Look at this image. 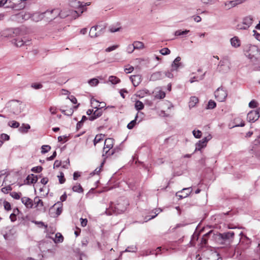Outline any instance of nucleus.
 I'll return each instance as SVG.
<instances>
[{
  "instance_id": "obj_37",
  "label": "nucleus",
  "mask_w": 260,
  "mask_h": 260,
  "mask_svg": "<svg viewBox=\"0 0 260 260\" xmlns=\"http://www.w3.org/2000/svg\"><path fill=\"white\" fill-rule=\"evenodd\" d=\"M109 81L112 84H116L120 82V80L116 76H110L109 77Z\"/></svg>"
},
{
  "instance_id": "obj_49",
  "label": "nucleus",
  "mask_w": 260,
  "mask_h": 260,
  "mask_svg": "<svg viewBox=\"0 0 260 260\" xmlns=\"http://www.w3.org/2000/svg\"><path fill=\"white\" fill-rule=\"evenodd\" d=\"M51 149L49 145H43L41 147V153L44 154L48 152Z\"/></svg>"
},
{
  "instance_id": "obj_10",
  "label": "nucleus",
  "mask_w": 260,
  "mask_h": 260,
  "mask_svg": "<svg viewBox=\"0 0 260 260\" xmlns=\"http://www.w3.org/2000/svg\"><path fill=\"white\" fill-rule=\"evenodd\" d=\"M114 144V139L112 138H108L106 139L104 143V147L103 151L105 152V154H103V156H108L112 155L113 154V152L111 153H109V150L113 147Z\"/></svg>"
},
{
  "instance_id": "obj_16",
  "label": "nucleus",
  "mask_w": 260,
  "mask_h": 260,
  "mask_svg": "<svg viewBox=\"0 0 260 260\" xmlns=\"http://www.w3.org/2000/svg\"><path fill=\"white\" fill-rule=\"evenodd\" d=\"M12 43L17 47H21L24 45H29L30 44V40L23 39L19 38H14L12 40Z\"/></svg>"
},
{
  "instance_id": "obj_63",
  "label": "nucleus",
  "mask_w": 260,
  "mask_h": 260,
  "mask_svg": "<svg viewBox=\"0 0 260 260\" xmlns=\"http://www.w3.org/2000/svg\"><path fill=\"white\" fill-rule=\"evenodd\" d=\"M120 29H121L120 27H114L113 26H111L109 28L110 31L111 32H115L118 31L120 30Z\"/></svg>"
},
{
  "instance_id": "obj_5",
  "label": "nucleus",
  "mask_w": 260,
  "mask_h": 260,
  "mask_svg": "<svg viewBox=\"0 0 260 260\" xmlns=\"http://www.w3.org/2000/svg\"><path fill=\"white\" fill-rule=\"evenodd\" d=\"M10 176H7L5 178L2 184L3 187L1 188V191L4 194L10 193V195H19L17 192H11L16 185L10 180Z\"/></svg>"
},
{
  "instance_id": "obj_39",
  "label": "nucleus",
  "mask_w": 260,
  "mask_h": 260,
  "mask_svg": "<svg viewBox=\"0 0 260 260\" xmlns=\"http://www.w3.org/2000/svg\"><path fill=\"white\" fill-rule=\"evenodd\" d=\"M205 75V73H204V74L202 75L199 77H196V76H193V77H191L190 79L189 82L191 83H192L193 82H194L195 81H199L200 80H203L204 78Z\"/></svg>"
},
{
  "instance_id": "obj_13",
  "label": "nucleus",
  "mask_w": 260,
  "mask_h": 260,
  "mask_svg": "<svg viewBox=\"0 0 260 260\" xmlns=\"http://www.w3.org/2000/svg\"><path fill=\"white\" fill-rule=\"evenodd\" d=\"M58 9H54L51 11L47 10L46 11L43 12L44 15V19H45L46 21H50L54 19L58 16Z\"/></svg>"
},
{
  "instance_id": "obj_4",
  "label": "nucleus",
  "mask_w": 260,
  "mask_h": 260,
  "mask_svg": "<svg viewBox=\"0 0 260 260\" xmlns=\"http://www.w3.org/2000/svg\"><path fill=\"white\" fill-rule=\"evenodd\" d=\"M6 108L9 109L13 114L18 115L23 111V105L20 101L12 100L6 104Z\"/></svg>"
},
{
  "instance_id": "obj_42",
  "label": "nucleus",
  "mask_w": 260,
  "mask_h": 260,
  "mask_svg": "<svg viewBox=\"0 0 260 260\" xmlns=\"http://www.w3.org/2000/svg\"><path fill=\"white\" fill-rule=\"evenodd\" d=\"M216 103L214 101L210 100L208 102V103L206 107V109H213L215 108L216 107Z\"/></svg>"
},
{
  "instance_id": "obj_31",
  "label": "nucleus",
  "mask_w": 260,
  "mask_h": 260,
  "mask_svg": "<svg viewBox=\"0 0 260 260\" xmlns=\"http://www.w3.org/2000/svg\"><path fill=\"white\" fill-rule=\"evenodd\" d=\"M205 142V141L201 140H200L197 143H196L194 151L201 150L202 148L206 147L207 144H206Z\"/></svg>"
},
{
  "instance_id": "obj_54",
  "label": "nucleus",
  "mask_w": 260,
  "mask_h": 260,
  "mask_svg": "<svg viewBox=\"0 0 260 260\" xmlns=\"http://www.w3.org/2000/svg\"><path fill=\"white\" fill-rule=\"evenodd\" d=\"M10 139L9 135L6 134H2L1 136L0 141H3V142L5 141H8Z\"/></svg>"
},
{
  "instance_id": "obj_34",
  "label": "nucleus",
  "mask_w": 260,
  "mask_h": 260,
  "mask_svg": "<svg viewBox=\"0 0 260 260\" xmlns=\"http://www.w3.org/2000/svg\"><path fill=\"white\" fill-rule=\"evenodd\" d=\"M98 25L92 26L89 31V36L91 38L97 37Z\"/></svg>"
},
{
  "instance_id": "obj_64",
  "label": "nucleus",
  "mask_w": 260,
  "mask_h": 260,
  "mask_svg": "<svg viewBox=\"0 0 260 260\" xmlns=\"http://www.w3.org/2000/svg\"><path fill=\"white\" fill-rule=\"evenodd\" d=\"M253 36H254L255 38L260 41V34L258 33L256 30H253Z\"/></svg>"
},
{
  "instance_id": "obj_40",
  "label": "nucleus",
  "mask_w": 260,
  "mask_h": 260,
  "mask_svg": "<svg viewBox=\"0 0 260 260\" xmlns=\"http://www.w3.org/2000/svg\"><path fill=\"white\" fill-rule=\"evenodd\" d=\"M192 188L191 187H187L183 188L181 191H179L176 193V195L179 192H184L185 195H190V193L192 192Z\"/></svg>"
},
{
  "instance_id": "obj_56",
  "label": "nucleus",
  "mask_w": 260,
  "mask_h": 260,
  "mask_svg": "<svg viewBox=\"0 0 260 260\" xmlns=\"http://www.w3.org/2000/svg\"><path fill=\"white\" fill-rule=\"evenodd\" d=\"M172 72L171 70L170 71H168L164 73V77L166 76L169 78H173L174 77L173 74H172Z\"/></svg>"
},
{
  "instance_id": "obj_46",
  "label": "nucleus",
  "mask_w": 260,
  "mask_h": 260,
  "mask_svg": "<svg viewBox=\"0 0 260 260\" xmlns=\"http://www.w3.org/2000/svg\"><path fill=\"white\" fill-rule=\"evenodd\" d=\"M166 96V93L162 90H159L155 94V97L158 99H162Z\"/></svg>"
},
{
  "instance_id": "obj_53",
  "label": "nucleus",
  "mask_w": 260,
  "mask_h": 260,
  "mask_svg": "<svg viewBox=\"0 0 260 260\" xmlns=\"http://www.w3.org/2000/svg\"><path fill=\"white\" fill-rule=\"evenodd\" d=\"M99 103V102L98 101H97L96 100L94 99H92L91 100V104L92 106V107H93L94 108H99L98 107V103Z\"/></svg>"
},
{
  "instance_id": "obj_12",
  "label": "nucleus",
  "mask_w": 260,
  "mask_h": 260,
  "mask_svg": "<svg viewBox=\"0 0 260 260\" xmlns=\"http://www.w3.org/2000/svg\"><path fill=\"white\" fill-rule=\"evenodd\" d=\"M230 69V63L226 59L221 60L217 67V71L223 73L228 72Z\"/></svg>"
},
{
  "instance_id": "obj_32",
  "label": "nucleus",
  "mask_w": 260,
  "mask_h": 260,
  "mask_svg": "<svg viewBox=\"0 0 260 260\" xmlns=\"http://www.w3.org/2000/svg\"><path fill=\"white\" fill-rule=\"evenodd\" d=\"M30 128V126L28 124L23 123L22 125L19 127V131L21 133H26Z\"/></svg>"
},
{
  "instance_id": "obj_18",
  "label": "nucleus",
  "mask_w": 260,
  "mask_h": 260,
  "mask_svg": "<svg viewBox=\"0 0 260 260\" xmlns=\"http://www.w3.org/2000/svg\"><path fill=\"white\" fill-rule=\"evenodd\" d=\"M181 58L180 56L177 57L173 61L171 64V71H177L178 69L183 67L182 63L180 62Z\"/></svg>"
},
{
  "instance_id": "obj_8",
  "label": "nucleus",
  "mask_w": 260,
  "mask_h": 260,
  "mask_svg": "<svg viewBox=\"0 0 260 260\" xmlns=\"http://www.w3.org/2000/svg\"><path fill=\"white\" fill-rule=\"evenodd\" d=\"M26 0H8V5L6 6V8H10L16 10H20L24 9L25 7L24 4L22 2Z\"/></svg>"
},
{
  "instance_id": "obj_9",
  "label": "nucleus",
  "mask_w": 260,
  "mask_h": 260,
  "mask_svg": "<svg viewBox=\"0 0 260 260\" xmlns=\"http://www.w3.org/2000/svg\"><path fill=\"white\" fill-rule=\"evenodd\" d=\"M20 34V30L18 28H8L3 31L2 36L7 38H15L19 36Z\"/></svg>"
},
{
  "instance_id": "obj_2",
  "label": "nucleus",
  "mask_w": 260,
  "mask_h": 260,
  "mask_svg": "<svg viewBox=\"0 0 260 260\" xmlns=\"http://www.w3.org/2000/svg\"><path fill=\"white\" fill-rule=\"evenodd\" d=\"M235 233L233 232L229 231L223 233L216 232L213 235V238L217 242L225 245L230 244L233 241Z\"/></svg>"
},
{
  "instance_id": "obj_52",
  "label": "nucleus",
  "mask_w": 260,
  "mask_h": 260,
  "mask_svg": "<svg viewBox=\"0 0 260 260\" xmlns=\"http://www.w3.org/2000/svg\"><path fill=\"white\" fill-rule=\"evenodd\" d=\"M160 53L163 55H168L170 53L171 51L168 48H164L160 50Z\"/></svg>"
},
{
  "instance_id": "obj_62",
  "label": "nucleus",
  "mask_w": 260,
  "mask_h": 260,
  "mask_svg": "<svg viewBox=\"0 0 260 260\" xmlns=\"http://www.w3.org/2000/svg\"><path fill=\"white\" fill-rule=\"evenodd\" d=\"M135 49L133 44L129 45L127 47V51L128 53H132Z\"/></svg>"
},
{
  "instance_id": "obj_41",
  "label": "nucleus",
  "mask_w": 260,
  "mask_h": 260,
  "mask_svg": "<svg viewBox=\"0 0 260 260\" xmlns=\"http://www.w3.org/2000/svg\"><path fill=\"white\" fill-rule=\"evenodd\" d=\"M63 240V237L62 235L59 233H56L55 235V238L54 239L55 243L62 242Z\"/></svg>"
},
{
  "instance_id": "obj_28",
  "label": "nucleus",
  "mask_w": 260,
  "mask_h": 260,
  "mask_svg": "<svg viewBox=\"0 0 260 260\" xmlns=\"http://www.w3.org/2000/svg\"><path fill=\"white\" fill-rule=\"evenodd\" d=\"M199 102L198 98L196 96H191L188 103L189 108L191 109L195 107L196 104Z\"/></svg>"
},
{
  "instance_id": "obj_20",
  "label": "nucleus",
  "mask_w": 260,
  "mask_h": 260,
  "mask_svg": "<svg viewBox=\"0 0 260 260\" xmlns=\"http://www.w3.org/2000/svg\"><path fill=\"white\" fill-rule=\"evenodd\" d=\"M215 234V232L213 230H211L207 233L205 234L201 240V244L206 245L207 244L208 240H214L213 238V235Z\"/></svg>"
},
{
  "instance_id": "obj_23",
  "label": "nucleus",
  "mask_w": 260,
  "mask_h": 260,
  "mask_svg": "<svg viewBox=\"0 0 260 260\" xmlns=\"http://www.w3.org/2000/svg\"><path fill=\"white\" fill-rule=\"evenodd\" d=\"M130 79L135 87L138 86L142 81V77L140 75H133L130 77Z\"/></svg>"
},
{
  "instance_id": "obj_61",
  "label": "nucleus",
  "mask_w": 260,
  "mask_h": 260,
  "mask_svg": "<svg viewBox=\"0 0 260 260\" xmlns=\"http://www.w3.org/2000/svg\"><path fill=\"white\" fill-rule=\"evenodd\" d=\"M4 206L6 210L9 211L11 209L10 204L7 201L4 202Z\"/></svg>"
},
{
  "instance_id": "obj_60",
  "label": "nucleus",
  "mask_w": 260,
  "mask_h": 260,
  "mask_svg": "<svg viewBox=\"0 0 260 260\" xmlns=\"http://www.w3.org/2000/svg\"><path fill=\"white\" fill-rule=\"evenodd\" d=\"M162 211V210L160 209H156L155 210V211H154V215H151V217H150L148 219H153L154 218V217H155L160 212Z\"/></svg>"
},
{
  "instance_id": "obj_29",
  "label": "nucleus",
  "mask_w": 260,
  "mask_h": 260,
  "mask_svg": "<svg viewBox=\"0 0 260 260\" xmlns=\"http://www.w3.org/2000/svg\"><path fill=\"white\" fill-rule=\"evenodd\" d=\"M238 0L225 2L224 3V7L226 9H230L231 8L235 7L238 4Z\"/></svg>"
},
{
  "instance_id": "obj_36",
  "label": "nucleus",
  "mask_w": 260,
  "mask_h": 260,
  "mask_svg": "<svg viewBox=\"0 0 260 260\" xmlns=\"http://www.w3.org/2000/svg\"><path fill=\"white\" fill-rule=\"evenodd\" d=\"M104 136L105 135L102 134L96 135L93 140L94 145L95 146L97 143L100 142L102 140H103L104 138Z\"/></svg>"
},
{
  "instance_id": "obj_50",
  "label": "nucleus",
  "mask_w": 260,
  "mask_h": 260,
  "mask_svg": "<svg viewBox=\"0 0 260 260\" xmlns=\"http://www.w3.org/2000/svg\"><path fill=\"white\" fill-rule=\"evenodd\" d=\"M193 136L197 139H199L202 137V132L200 130H193L192 131Z\"/></svg>"
},
{
  "instance_id": "obj_24",
  "label": "nucleus",
  "mask_w": 260,
  "mask_h": 260,
  "mask_svg": "<svg viewBox=\"0 0 260 260\" xmlns=\"http://www.w3.org/2000/svg\"><path fill=\"white\" fill-rule=\"evenodd\" d=\"M21 201L27 208H31L34 205L33 201L26 196H24L22 198Z\"/></svg>"
},
{
  "instance_id": "obj_51",
  "label": "nucleus",
  "mask_w": 260,
  "mask_h": 260,
  "mask_svg": "<svg viewBox=\"0 0 260 260\" xmlns=\"http://www.w3.org/2000/svg\"><path fill=\"white\" fill-rule=\"evenodd\" d=\"M35 204H36V207L43 206V202L39 198L36 197L34 199Z\"/></svg>"
},
{
  "instance_id": "obj_19",
  "label": "nucleus",
  "mask_w": 260,
  "mask_h": 260,
  "mask_svg": "<svg viewBox=\"0 0 260 260\" xmlns=\"http://www.w3.org/2000/svg\"><path fill=\"white\" fill-rule=\"evenodd\" d=\"M253 22V18L251 16L245 17L243 19V26L241 27L240 29H247L248 28Z\"/></svg>"
},
{
  "instance_id": "obj_35",
  "label": "nucleus",
  "mask_w": 260,
  "mask_h": 260,
  "mask_svg": "<svg viewBox=\"0 0 260 260\" xmlns=\"http://www.w3.org/2000/svg\"><path fill=\"white\" fill-rule=\"evenodd\" d=\"M106 29V26L103 25H98L97 37L102 35Z\"/></svg>"
},
{
  "instance_id": "obj_27",
  "label": "nucleus",
  "mask_w": 260,
  "mask_h": 260,
  "mask_svg": "<svg viewBox=\"0 0 260 260\" xmlns=\"http://www.w3.org/2000/svg\"><path fill=\"white\" fill-rule=\"evenodd\" d=\"M141 114V115H143V113H142V112H140L139 113V112L137 113L136 116H135V119L133 120L132 121H131L129 123H128L127 125V128L129 129H133L134 126L136 125V123H137V120L138 118V114Z\"/></svg>"
},
{
  "instance_id": "obj_26",
  "label": "nucleus",
  "mask_w": 260,
  "mask_h": 260,
  "mask_svg": "<svg viewBox=\"0 0 260 260\" xmlns=\"http://www.w3.org/2000/svg\"><path fill=\"white\" fill-rule=\"evenodd\" d=\"M231 45L235 48L239 47L241 45V41L237 37H234L230 40Z\"/></svg>"
},
{
  "instance_id": "obj_55",
  "label": "nucleus",
  "mask_w": 260,
  "mask_h": 260,
  "mask_svg": "<svg viewBox=\"0 0 260 260\" xmlns=\"http://www.w3.org/2000/svg\"><path fill=\"white\" fill-rule=\"evenodd\" d=\"M258 106L257 102L255 100H252L249 103V107L251 108H254L257 107Z\"/></svg>"
},
{
  "instance_id": "obj_22",
  "label": "nucleus",
  "mask_w": 260,
  "mask_h": 260,
  "mask_svg": "<svg viewBox=\"0 0 260 260\" xmlns=\"http://www.w3.org/2000/svg\"><path fill=\"white\" fill-rule=\"evenodd\" d=\"M164 78V74L163 72L160 71H158L153 73L151 74L150 80L151 81H156L158 80L162 79Z\"/></svg>"
},
{
  "instance_id": "obj_38",
  "label": "nucleus",
  "mask_w": 260,
  "mask_h": 260,
  "mask_svg": "<svg viewBox=\"0 0 260 260\" xmlns=\"http://www.w3.org/2000/svg\"><path fill=\"white\" fill-rule=\"evenodd\" d=\"M135 107L137 110L139 111L144 108V106L141 101H137L135 104Z\"/></svg>"
},
{
  "instance_id": "obj_17",
  "label": "nucleus",
  "mask_w": 260,
  "mask_h": 260,
  "mask_svg": "<svg viewBox=\"0 0 260 260\" xmlns=\"http://www.w3.org/2000/svg\"><path fill=\"white\" fill-rule=\"evenodd\" d=\"M78 12L77 11H73L68 9H64L61 11H60L58 9V16L60 17L61 18H64L67 16L72 15L74 17H76L75 14H77Z\"/></svg>"
},
{
  "instance_id": "obj_3",
  "label": "nucleus",
  "mask_w": 260,
  "mask_h": 260,
  "mask_svg": "<svg viewBox=\"0 0 260 260\" xmlns=\"http://www.w3.org/2000/svg\"><path fill=\"white\" fill-rule=\"evenodd\" d=\"M128 205V201L120 197L116 203L111 202L110 208L116 214H121L126 210Z\"/></svg>"
},
{
  "instance_id": "obj_33",
  "label": "nucleus",
  "mask_w": 260,
  "mask_h": 260,
  "mask_svg": "<svg viewBox=\"0 0 260 260\" xmlns=\"http://www.w3.org/2000/svg\"><path fill=\"white\" fill-rule=\"evenodd\" d=\"M72 190L74 192L78 193H83V189L80 184L77 183L76 185H74L72 187Z\"/></svg>"
},
{
  "instance_id": "obj_47",
  "label": "nucleus",
  "mask_w": 260,
  "mask_h": 260,
  "mask_svg": "<svg viewBox=\"0 0 260 260\" xmlns=\"http://www.w3.org/2000/svg\"><path fill=\"white\" fill-rule=\"evenodd\" d=\"M8 125L12 128H18L19 127L20 124L18 122L13 120L9 121Z\"/></svg>"
},
{
  "instance_id": "obj_57",
  "label": "nucleus",
  "mask_w": 260,
  "mask_h": 260,
  "mask_svg": "<svg viewBox=\"0 0 260 260\" xmlns=\"http://www.w3.org/2000/svg\"><path fill=\"white\" fill-rule=\"evenodd\" d=\"M59 178V182L60 184H62L65 182V179L64 178V174L62 172L60 173V175L58 176Z\"/></svg>"
},
{
  "instance_id": "obj_6",
  "label": "nucleus",
  "mask_w": 260,
  "mask_h": 260,
  "mask_svg": "<svg viewBox=\"0 0 260 260\" xmlns=\"http://www.w3.org/2000/svg\"><path fill=\"white\" fill-rule=\"evenodd\" d=\"M30 18V13L28 12L22 11L16 14L13 15L11 17V19L13 21L22 23L24 21L27 20Z\"/></svg>"
},
{
  "instance_id": "obj_43",
  "label": "nucleus",
  "mask_w": 260,
  "mask_h": 260,
  "mask_svg": "<svg viewBox=\"0 0 260 260\" xmlns=\"http://www.w3.org/2000/svg\"><path fill=\"white\" fill-rule=\"evenodd\" d=\"M135 49H141L144 48V44L142 42L136 41L133 43Z\"/></svg>"
},
{
  "instance_id": "obj_30",
  "label": "nucleus",
  "mask_w": 260,
  "mask_h": 260,
  "mask_svg": "<svg viewBox=\"0 0 260 260\" xmlns=\"http://www.w3.org/2000/svg\"><path fill=\"white\" fill-rule=\"evenodd\" d=\"M26 182L28 184L35 183L38 181V177L33 174L28 175L26 179Z\"/></svg>"
},
{
  "instance_id": "obj_58",
  "label": "nucleus",
  "mask_w": 260,
  "mask_h": 260,
  "mask_svg": "<svg viewBox=\"0 0 260 260\" xmlns=\"http://www.w3.org/2000/svg\"><path fill=\"white\" fill-rule=\"evenodd\" d=\"M43 168L41 166H38L34 167L31 169V171L35 173H40L42 171Z\"/></svg>"
},
{
  "instance_id": "obj_48",
  "label": "nucleus",
  "mask_w": 260,
  "mask_h": 260,
  "mask_svg": "<svg viewBox=\"0 0 260 260\" xmlns=\"http://www.w3.org/2000/svg\"><path fill=\"white\" fill-rule=\"evenodd\" d=\"M88 83L90 85L92 86H95L98 85V84L99 83V81L96 78H92L90 79Z\"/></svg>"
},
{
  "instance_id": "obj_21",
  "label": "nucleus",
  "mask_w": 260,
  "mask_h": 260,
  "mask_svg": "<svg viewBox=\"0 0 260 260\" xmlns=\"http://www.w3.org/2000/svg\"><path fill=\"white\" fill-rule=\"evenodd\" d=\"M30 18L32 21L35 22H39L44 19V15L43 13H40L39 12H36L33 13H30Z\"/></svg>"
},
{
  "instance_id": "obj_25",
  "label": "nucleus",
  "mask_w": 260,
  "mask_h": 260,
  "mask_svg": "<svg viewBox=\"0 0 260 260\" xmlns=\"http://www.w3.org/2000/svg\"><path fill=\"white\" fill-rule=\"evenodd\" d=\"M102 111L99 108L96 109L95 111L93 113L92 115L89 117V120L93 121L98 117H100L102 115Z\"/></svg>"
},
{
  "instance_id": "obj_44",
  "label": "nucleus",
  "mask_w": 260,
  "mask_h": 260,
  "mask_svg": "<svg viewBox=\"0 0 260 260\" xmlns=\"http://www.w3.org/2000/svg\"><path fill=\"white\" fill-rule=\"evenodd\" d=\"M19 212L18 209L13 210V213L10 215V218L12 222L16 220V214Z\"/></svg>"
},
{
  "instance_id": "obj_1",
  "label": "nucleus",
  "mask_w": 260,
  "mask_h": 260,
  "mask_svg": "<svg viewBox=\"0 0 260 260\" xmlns=\"http://www.w3.org/2000/svg\"><path fill=\"white\" fill-rule=\"evenodd\" d=\"M245 55L252 62L256 64L260 60V51L255 45H247L244 48Z\"/></svg>"
},
{
  "instance_id": "obj_11",
  "label": "nucleus",
  "mask_w": 260,
  "mask_h": 260,
  "mask_svg": "<svg viewBox=\"0 0 260 260\" xmlns=\"http://www.w3.org/2000/svg\"><path fill=\"white\" fill-rule=\"evenodd\" d=\"M67 199V196H60V200L61 202H58L54 204L50 208L51 211H55V214L56 216L59 215L62 211V202L64 201Z\"/></svg>"
},
{
  "instance_id": "obj_7",
  "label": "nucleus",
  "mask_w": 260,
  "mask_h": 260,
  "mask_svg": "<svg viewBox=\"0 0 260 260\" xmlns=\"http://www.w3.org/2000/svg\"><path fill=\"white\" fill-rule=\"evenodd\" d=\"M70 6L74 8L78 9V10L77 11L78 12L77 14H75L76 17L79 16L81 15L83 12L85 10L86 8H85L86 6H88L90 5V3H86L85 5H83L82 3L78 1L77 0L72 1L70 3Z\"/></svg>"
},
{
  "instance_id": "obj_59",
  "label": "nucleus",
  "mask_w": 260,
  "mask_h": 260,
  "mask_svg": "<svg viewBox=\"0 0 260 260\" xmlns=\"http://www.w3.org/2000/svg\"><path fill=\"white\" fill-rule=\"evenodd\" d=\"M31 87L35 89H39L42 88L43 85L41 83H33Z\"/></svg>"
},
{
  "instance_id": "obj_45",
  "label": "nucleus",
  "mask_w": 260,
  "mask_h": 260,
  "mask_svg": "<svg viewBox=\"0 0 260 260\" xmlns=\"http://www.w3.org/2000/svg\"><path fill=\"white\" fill-rule=\"evenodd\" d=\"M189 32V30H185L182 31L181 30H178L175 32V35L176 36H180L183 35H187Z\"/></svg>"
},
{
  "instance_id": "obj_15",
  "label": "nucleus",
  "mask_w": 260,
  "mask_h": 260,
  "mask_svg": "<svg viewBox=\"0 0 260 260\" xmlns=\"http://www.w3.org/2000/svg\"><path fill=\"white\" fill-rule=\"evenodd\" d=\"M260 116V107L255 110H252L247 114V119L250 122H254L258 119Z\"/></svg>"
},
{
  "instance_id": "obj_14",
  "label": "nucleus",
  "mask_w": 260,
  "mask_h": 260,
  "mask_svg": "<svg viewBox=\"0 0 260 260\" xmlns=\"http://www.w3.org/2000/svg\"><path fill=\"white\" fill-rule=\"evenodd\" d=\"M226 91L222 87H219L214 92L215 99L219 102H223L227 96Z\"/></svg>"
}]
</instances>
